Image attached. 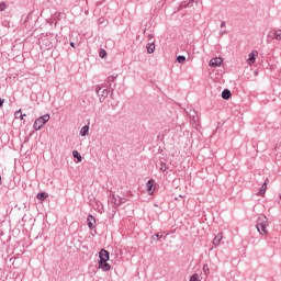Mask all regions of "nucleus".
Masks as SVG:
<instances>
[{
	"mask_svg": "<svg viewBox=\"0 0 281 281\" xmlns=\"http://www.w3.org/2000/svg\"><path fill=\"white\" fill-rule=\"evenodd\" d=\"M267 192V181L263 182L261 188L259 189V194L262 196Z\"/></svg>",
	"mask_w": 281,
	"mask_h": 281,
	"instance_id": "18",
	"label": "nucleus"
},
{
	"mask_svg": "<svg viewBox=\"0 0 281 281\" xmlns=\"http://www.w3.org/2000/svg\"><path fill=\"white\" fill-rule=\"evenodd\" d=\"M221 27H225V21H222Z\"/></svg>",
	"mask_w": 281,
	"mask_h": 281,
	"instance_id": "30",
	"label": "nucleus"
},
{
	"mask_svg": "<svg viewBox=\"0 0 281 281\" xmlns=\"http://www.w3.org/2000/svg\"><path fill=\"white\" fill-rule=\"evenodd\" d=\"M267 227H269V220L267 218V216L262 215L258 217L256 228L261 236L262 235L267 236V234H269V232L267 231Z\"/></svg>",
	"mask_w": 281,
	"mask_h": 281,
	"instance_id": "2",
	"label": "nucleus"
},
{
	"mask_svg": "<svg viewBox=\"0 0 281 281\" xmlns=\"http://www.w3.org/2000/svg\"><path fill=\"white\" fill-rule=\"evenodd\" d=\"M5 103V99H0V109L3 108V104Z\"/></svg>",
	"mask_w": 281,
	"mask_h": 281,
	"instance_id": "27",
	"label": "nucleus"
},
{
	"mask_svg": "<svg viewBox=\"0 0 281 281\" xmlns=\"http://www.w3.org/2000/svg\"><path fill=\"white\" fill-rule=\"evenodd\" d=\"M189 281H201V276L199 273H194L191 276Z\"/></svg>",
	"mask_w": 281,
	"mask_h": 281,
	"instance_id": "20",
	"label": "nucleus"
},
{
	"mask_svg": "<svg viewBox=\"0 0 281 281\" xmlns=\"http://www.w3.org/2000/svg\"><path fill=\"white\" fill-rule=\"evenodd\" d=\"M72 157H75V159H77L78 164H80V161H82V156L80 155V153H78V150L72 151Z\"/></svg>",
	"mask_w": 281,
	"mask_h": 281,
	"instance_id": "16",
	"label": "nucleus"
},
{
	"mask_svg": "<svg viewBox=\"0 0 281 281\" xmlns=\"http://www.w3.org/2000/svg\"><path fill=\"white\" fill-rule=\"evenodd\" d=\"M222 98L223 100H229V98H232V91H229V89H224L222 91Z\"/></svg>",
	"mask_w": 281,
	"mask_h": 281,
	"instance_id": "12",
	"label": "nucleus"
},
{
	"mask_svg": "<svg viewBox=\"0 0 281 281\" xmlns=\"http://www.w3.org/2000/svg\"><path fill=\"white\" fill-rule=\"evenodd\" d=\"M25 116H26V114L21 113V109L15 111V113H14L15 120H19V117H20V120H23V117H25Z\"/></svg>",
	"mask_w": 281,
	"mask_h": 281,
	"instance_id": "17",
	"label": "nucleus"
},
{
	"mask_svg": "<svg viewBox=\"0 0 281 281\" xmlns=\"http://www.w3.org/2000/svg\"><path fill=\"white\" fill-rule=\"evenodd\" d=\"M268 36L270 38H274L276 41L281 42V30H274V31L270 32Z\"/></svg>",
	"mask_w": 281,
	"mask_h": 281,
	"instance_id": "7",
	"label": "nucleus"
},
{
	"mask_svg": "<svg viewBox=\"0 0 281 281\" xmlns=\"http://www.w3.org/2000/svg\"><path fill=\"white\" fill-rule=\"evenodd\" d=\"M48 120H49V114H44L43 116H40L38 119H36L33 124L34 131H41V128H43V126L47 124Z\"/></svg>",
	"mask_w": 281,
	"mask_h": 281,
	"instance_id": "3",
	"label": "nucleus"
},
{
	"mask_svg": "<svg viewBox=\"0 0 281 281\" xmlns=\"http://www.w3.org/2000/svg\"><path fill=\"white\" fill-rule=\"evenodd\" d=\"M115 80H117V75H112L108 77L106 83L109 85L110 88L112 87V82H115Z\"/></svg>",
	"mask_w": 281,
	"mask_h": 281,
	"instance_id": "14",
	"label": "nucleus"
},
{
	"mask_svg": "<svg viewBox=\"0 0 281 281\" xmlns=\"http://www.w3.org/2000/svg\"><path fill=\"white\" fill-rule=\"evenodd\" d=\"M209 65L210 67H221V65H223V58L221 57L212 58Z\"/></svg>",
	"mask_w": 281,
	"mask_h": 281,
	"instance_id": "6",
	"label": "nucleus"
},
{
	"mask_svg": "<svg viewBox=\"0 0 281 281\" xmlns=\"http://www.w3.org/2000/svg\"><path fill=\"white\" fill-rule=\"evenodd\" d=\"M221 240H223V233H218L214 239H213V245L214 247H218L221 245Z\"/></svg>",
	"mask_w": 281,
	"mask_h": 281,
	"instance_id": "9",
	"label": "nucleus"
},
{
	"mask_svg": "<svg viewBox=\"0 0 281 281\" xmlns=\"http://www.w3.org/2000/svg\"><path fill=\"white\" fill-rule=\"evenodd\" d=\"M99 212L102 214V212H104V207H102Z\"/></svg>",
	"mask_w": 281,
	"mask_h": 281,
	"instance_id": "31",
	"label": "nucleus"
},
{
	"mask_svg": "<svg viewBox=\"0 0 281 281\" xmlns=\"http://www.w3.org/2000/svg\"><path fill=\"white\" fill-rule=\"evenodd\" d=\"M99 269L102 271H111V265H109V258H111V254L106 249H101L99 252Z\"/></svg>",
	"mask_w": 281,
	"mask_h": 281,
	"instance_id": "1",
	"label": "nucleus"
},
{
	"mask_svg": "<svg viewBox=\"0 0 281 281\" xmlns=\"http://www.w3.org/2000/svg\"><path fill=\"white\" fill-rule=\"evenodd\" d=\"M203 271L205 276H210V266L207 263L203 265Z\"/></svg>",
	"mask_w": 281,
	"mask_h": 281,
	"instance_id": "22",
	"label": "nucleus"
},
{
	"mask_svg": "<svg viewBox=\"0 0 281 281\" xmlns=\"http://www.w3.org/2000/svg\"><path fill=\"white\" fill-rule=\"evenodd\" d=\"M99 56L100 58H106V50L100 49Z\"/></svg>",
	"mask_w": 281,
	"mask_h": 281,
	"instance_id": "24",
	"label": "nucleus"
},
{
	"mask_svg": "<svg viewBox=\"0 0 281 281\" xmlns=\"http://www.w3.org/2000/svg\"><path fill=\"white\" fill-rule=\"evenodd\" d=\"M108 201L109 203H113V205H115L116 207H120V205L124 203V201H122V198L116 196L114 194H110Z\"/></svg>",
	"mask_w": 281,
	"mask_h": 281,
	"instance_id": "5",
	"label": "nucleus"
},
{
	"mask_svg": "<svg viewBox=\"0 0 281 281\" xmlns=\"http://www.w3.org/2000/svg\"><path fill=\"white\" fill-rule=\"evenodd\" d=\"M87 222H88V227L89 229H93V225H95V217L93 215H89L88 218H87Z\"/></svg>",
	"mask_w": 281,
	"mask_h": 281,
	"instance_id": "11",
	"label": "nucleus"
},
{
	"mask_svg": "<svg viewBox=\"0 0 281 281\" xmlns=\"http://www.w3.org/2000/svg\"><path fill=\"white\" fill-rule=\"evenodd\" d=\"M146 47H147V52L149 54H154L155 53V41L149 42Z\"/></svg>",
	"mask_w": 281,
	"mask_h": 281,
	"instance_id": "13",
	"label": "nucleus"
},
{
	"mask_svg": "<svg viewBox=\"0 0 281 281\" xmlns=\"http://www.w3.org/2000/svg\"><path fill=\"white\" fill-rule=\"evenodd\" d=\"M160 170H161L162 172H166V170H168V167H166V162H161Z\"/></svg>",
	"mask_w": 281,
	"mask_h": 281,
	"instance_id": "25",
	"label": "nucleus"
},
{
	"mask_svg": "<svg viewBox=\"0 0 281 281\" xmlns=\"http://www.w3.org/2000/svg\"><path fill=\"white\" fill-rule=\"evenodd\" d=\"M224 34H227V32H222V33H221V36H223Z\"/></svg>",
	"mask_w": 281,
	"mask_h": 281,
	"instance_id": "32",
	"label": "nucleus"
},
{
	"mask_svg": "<svg viewBox=\"0 0 281 281\" xmlns=\"http://www.w3.org/2000/svg\"><path fill=\"white\" fill-rule=\"evenodd\" d=\"M155 236H156V238H158V239H159V238H164V233H156Z\"/></svg>",
	"mask_w": 281,
	"mask_h": 281,
	"instance_id": "26",
	"label": "nucleus"
},
{
	"mask_svg": "<svg viewBox=\"0 0 281 281\" xmlns=\"http://www.w3.org/2000/svg\"><path fill=\"white\" fill-rule=\"evenodd\" d=\"M122 201H124V203H126V199H123V198H122Z\"/></svg>",
	"mask_w": 281,
	"mask_h": 281,
	"instance_id": "33",
	"label": "nucleus"
},
{
	"mask_svg": "<svg viewBox=\"0 0 281 281\" xmlns=\"http://www.w3.org/2000/svg\"><path fill=\"white\" fill-rule=\"evenodd\" d=\"M148 38H149V41H153V38H154L153 34H149Z\"/></svg>",
	"mask_w": 281,
	"mask_h": 281,
	"instance_id": "29",
	"label": "nucleus"
},
{
	"mask_svg": "<svg viewBox=\"0 0 281 281\" xmlns=\"http://www.w3.org/2000/svg\"><path fill=\"white\" fill-rule=\"evenodd\" d=\"M80 135L81 137H86V135H89V125H85L83 127H81Z\"/></svg>",
	"mask_w": 281,
	"mask_h": 281,
	"instance_id": "15",
	"label": "nucleus"
},
{
	"mask_svg": "<svg viewBox=\"0 0 281 281\" xmlns=\"http://www.w3.org/2000/svg\"><path fill=\"white\" fill-rule=\"evenodd\" d=\"M147 192L150 195H153L155 192V183L153 182V180L147 181Z\"/></svg>",
	"mask_w": 281,
	"mask_h": 281,
	"instance_id": "10",
	"label": "nucleus"
},
{
	"mask_svg": "<svg viewBox=\"0 0 281 281\" xmlns=\"http://www.w3.org/2000/svg\"><path fill=\"white\" fill-rule=\"evenodd\" d=\"M7 8H8V4H5V2L0 3V12H5Z\"/></svg>",
	"mask_w": 281,
	"mask_h": 281,
	"instance_id": "23",
	"label": "nucleus"
},
{
	"mask_svg": "<svg viewBox=\"0 0 281 281\" xmlns=\"http://www.w3.org/2000/svg\"><path fill=\"white\" fill-rule=\"evenodd\" d=\"M47 193H45V192H40V193H37V199H38V201H45V199H47Z\"/></svg>",
	"mask_w": 281,
	"mask_h": 281,
	"instance_id": "19",
	"label": "nucleus"
},
{
	"mask_svg": "<svg viewBox=\"0 0 281 281\" xmlns=\"http://www.w3.org/2000/svg\"><path fill=\"white\" fill-rule=\"evenodd\" d=\"M95 92L99 95V100L100 102H104V100H106V98H109V89H103L100 86H97L95 88Z\"/></svg>",
	"mask_w": 281,
	"mask_h": 281,
	"instance_id": "4",
	"label": "nucleus"
},
{
	"mask_svg": "<svg viewBox=\"0 0 281 281\" xmlns=\"http://www.w3.org/2000/svg\"><path fill=\"white\" fill-rule=\"evenodd\" d=\"M256 56H258L257 50H254L248 55V59H247L248 65H254V63H256Z\"/></svg>",
	"mask_w": 281,
	"mask_h": 281,
	"instance_id": "8",
	"label": "nucleus"
},
{
	"mask_svg": "<svg viewBox=\"0 0 281 281\" xmlns=\"http://www.w3.org/2000/svg\"><path fill=\"white\" fill-rule=\"evenodd\" d=\"M70 47H74V48H76V43H74V42H70Z\"/></svg>",
	"mask_w": 281,
	"mask_h": 281,
	"instance_id": "28",
	"label": "nucleus"
},
{
	"mask_svg": "<svg viewBox=\"0 0 281 281\" xmlns=\"http://www.w3.org/2000/svg\"><path fill=\"white\" fill-rule=\"evenodd\" d=\"M177 63H179L180 65H183V63H186V56L179 55L177 57Z\"/></svg>",
	"mask_w": 281,
	"mask_h": 281,
	"instance_id": "21",
	"label": "nucleus"
},
{
	"mask_svg": "<svg viewBox=\"0 0 281 281\" xmlns=\"http://www.w3.org/2000/svg\"><path fill=\"white\" fill-rule=\"evenodd\" d=\"M1 183H2V182H1V176H0V186H1Z\"/></svg>",
	"mask_w": 281,
	"mask_h": 281,
	"instance_id": "34",
	"label": "nucleus"
}]
</instances>
